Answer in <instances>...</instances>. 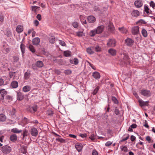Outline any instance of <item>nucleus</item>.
<instances>
[{
  "label": "nucleus",
  "mask_w": 155,
  "mask_h": 155,
  "mask_svg": "<svg viewBox=\"0 0 155 155\" xmlns=\"http://www.w3.org/2000/svg\"><path fill=\"white\" fill-rule=\"evenodd\" d=\"M120 61L122 64H127L130 63L129 58L126 54H121V58Z\"/></svg>",
  "instance_id": "obj_1"
},
{
  "label": "nucleus",
  "mask_w": 155,
  "mask_h": 155,
  "mask_svg": "<svg viewBox=\"0 0 155 155\" xmlns=\"http://www.w3.org/2000/svg\"><path fill=\"white\" fill-rule=\"evenodd\" d=\"M107 45L109 47H114L116 45V41L114 38L109 39L107 43Z\"/></svg>",
  "instance_id": "obj_2"
},
{
  "label": "nucleus",
  "mask_w": 155,
  "mask_h": 155,
  "mask_svg": "<svg viewBox=\"0 0 155 155\" xmlns=\"http://www.w3.org/2000/svg\"><path fill=\"white\" fill-rule=\"evenodd\" d=\"M1 150L3 153H8L11 151L12 149L10 147L6 145L2 147Z\"/></svg>",
  "instance_id": "obj_3"
},
{
  "label": "nucleus",
  "mask_w": 155,
  "mask_h": 155,
  "mask_svg": "<svg viewBox=\"0 0 155 155\" xmlns=\"http://www.w3.org/2000/svg\"><path fill=\"white\" fill-rule=\"evenodd\" d=\"M140 93L142 95L147 97L150 96L151 94L150 91L146 89L141 90Z\"/></svg>",
  "instance_id": "obj_4"
},
{
  "label": "nucleus",
  "mask_w": 155,
  "mask_h": 155,
  "mask_svg": "<svg viewBox=\"0 0 155 155\" xmlns=\"http://www.w3.org/2000/svg\"><path fill=\"white\" fill-rule=\"evenodd\" d=\"M7 94V91L5 89L0 90V100L2 102L4 101V97Z\"/></svg>",
  "instance_id": "obj_5"
},
{
  "label": "nucleus",
  "mask_w": 155,
  "mask_h": 155,
  "mask_svg": "<svg viewBox=\"0 0 155 155\" xmlns=\"http://www.w3.org/2000/svg\"><path fill=\"white\" fill-rule=\"evenodd\" d=\"M125 44L128 46L131 47L134 44V41L131 38H127L125 40Z\"/></svg>",
  "instance_id": "obj_6"
},
{
  "label": "nucleus",
  "mask_w": 155,
  "mask_h": 155,
  "mask_svg": "<svg viewBox=\"0 0 155 155\" xmlns=\"http://www.w3.org/2000/svg\"><path fill=\"white\" fill-rule=\"evenodd\" d=\"M44 64L42 61H37L35 64H32V67L34 69H36L35 65L39 68H41L43 66Z\"/></svg>",
  "instance_id": "obj_7"
},
{
  "label": "nucleus",
  "mask_w": 155,
  "mask_h": 155,
  "mask_svg": "<svg viewBox=\"0 0 155 155\" xmlns=\"http://www.w3.org/2000/svg\"><path fill=\"white\" fill-rule=\"evenodd\" d=\"M16 93L17 99L18 100L21 101L24 99V96L22 92L20 91H16Z\"/></svg>",
  "instance_id": "obj_8"
},
{
  "label": "nucleus",
  "mask_w": 155,
  "mask_h": 155,
  "mask_svg": "<svg viewBox=\"0 0 155 155\" xmlns=\"http://www.w3.org/2000/svg\"><path fill=\"white\" fill-rule=\"evenodd\" d=\"M30 133L32 136L36 137L38 135V131L36 128L33 127L31 130Z\"/></svg>",
  "instance_id": "obj_9"
},
{
  "label": "nucleus",
  "mask_w": 155,
  "mask_h": 155,
  "mask_svg": "<svg viewBox=\"0 0 155 155\" xmlns=\"http://www.w3.org/2000/svg\"><path fill=\"white\" fill-rule=\"evenodd\" d=\"M139 28L138 26L133 27L132 29V34L134 35L138 34L139 32Z\"/></svg>",
  "instance_id": "obj_10"
},
{
  "label": "nucleus",
  "mask_w": 155,
  "mask_h": 155,
  "mask_svg": "<svg viewBox=\"0 0 155 155\" xmlns=\"http://www.w3.org/2000/svg\"><path fill=\"white\" fill-rule=\"evenodd\" d=\"M31 75V71L29 70H28L24 74V78L25 80H28L29 79Z\"/></svg>",
  "instance_id": "obj_11"
},
{
  "label": "nucleus",
  "mask_w": 155,
  "mask_h": 155,
  "mask_svg": "<svg viewBox=\"0 0 155 155\" xmlns=\"http://www.w3.org/2000/svg\"><path fill=\"white\" fill-rule=\"evenodd\" d=\"M40 39L38 37L34 38L32 40V43L34 45H38L40 42Z\"/></svg>",
  "instance_id": "obj_12"
},
{
  "label": "nucleus",
  "mask_w": 155,
  "mask_h": 155,
  "mask_svg": "<svg viewBox=\"0 0 155 155\" xmlns=\"http://www.w3.org/2000/svg\"><path fill=\"white\" fill-rule=\"evenodd\" d=\"M92 76L94 78L97 80L100 78L101 75L98 72L95 71L92 73Z\"/></svg>",
  "instance_id": "obj_13"
},
{
  "label": "nucleus",
  "mask_w": 155,
  "mask_h": 155,
  "mask_svg": "<svg viewBox=\"0 0 155 155\" xmlns=\"http://www.w3.org/2000/svg\"><path fill=\"white\" fill-rule=\"evenodd\" d=\"M104 29V26L103 25H101L97 27V28L95 29L97 34H99L101 33Z\"/></svg>",
  "instance_id": "obj_14"
},
{
  "label": "nucleus",
  "mask_w": 155,
  "mask_h": 155,
  "mask_svg": "<svg viewBox=\"0 0 155 155\" xmlns=\"http://www.w3.org/2000/svg\"><path fill=\"white\" fill-rule=\"evenodd\" d=\"M134 5L137 8H140L143 5L142 2L140 0H136L134 2Z\"/></svg>",
  "instance_id": "obj_15"
},
{
  "label": "nucleus",
  "mask_w": 155,
  "mask_h": 155,
  "mask_svg": "<svg viewBox=\"0 0 155 155\" xmlns=\"http://www.w3.org/2000/svg\"><path fill=\"white\" fill-rule=\"evenodd\" d=\"M87 19L88 22L90 23H94L96 21L95 17L92 15L88 16L87 18Z\"/></svg>",
  "instance_id": "obj_16"
},
{
  "label": "nucleus",
  "mask_w": 155,
  "mask_h": 155,
  "mask_svg": "<svg viewBox=\"0 0 155 155\" xmlns=\"http://www.w3.org/2000/svg\"><path fill=\"white\" fill-rule=\"evenodd\" d=\"M117 52L116 50L112 48H111L108 50V53L113 56L116 55Z\"/></svg>",
  "instance_id": "obj_17"
},
{
  "label": "nucleus",
  "mask_w": 155,
  "mask_h": 155,
  "mask_svg": "<svg viewBox=\"0 0 155 155\" xmlns=\"http://www.w3.org/2000/svg\"><path fill=\"white\" fill-rule=\"evenodd\" d=\"M132 15L134 17H137L140 15V12L137 10H133L131 13Z\"/></svg>",
  "instance_id": "obj_18"
},
{
  "label": "nucleus",
  "mask_w": 155,
  "mask_h": 155,
  "mask_svg": "<svg viewBox=\"0 0 155 155\" xmlns=\"http://www.w3.org/2000/svg\"><path fill=\"white\" fill-rule=\"evenodd\" d=\"M17 137L15 134H12L10 136V140L12 142H15L17 140Z\"/></svg>",
  "instance_id": "obj_19"
},
{
  "label": "nucleus",
  "mask_w": 155,
  "mask_h": 155,
  "mask_svg": "<svg viewBox=\"0 0 155 155\" xmlns=\"http://www.w3.org/2000/svg\"><path fill=\"white\" fill-rule=\"evenodd\" d=\"M70 62L71 63L74 65H77L79 62L78 60L76 58H74L73 59H70Z\"/></svg>",
  "instance_id": "obj_20"
},
{
  "label": "nucleus",
  "mask_w": 155,
  "mask_h": 155,
  "mask_svg": "<svg viewBox=\"0 0 155 155\" xmlns=\"http://www.w3.org/2000/svg\"><path fill=\"white\" fill-rule=\"evenodd\" d=\"M31 89V87L28 85H26L22 88V91L24 92H27L29 91Z\"/></svg>",
  "instance_id": "obj_21"
},
{
  "label": "nucleus",
  "mask_w": 155,
  "mask_h": 155,
  "mask_svg": "<svg viewBox=\"0 0 155 155\" xmlns=\"http://www.w3.org/2000/svg\"><path fill=\"white\" fill-rule=\"evenodd\" d=\"M108 30L110 31L112 33H114L115 28L113 24L110 23L108 25Z\"/></svg>",
  "instance_id": "obj_22"
},
{
  "label": "nucleus",
  "mask_w": 155,
  "mask_h": 155,
  "mask_svg": "<svg viewBox=\"0 0 155 155\" xmlns=\"http://www.w3.org/2000/svg\"><path fill=\"white\" fill-rule=\"evenodd\" d=\"M16 30L18 33L21 32L23 30V26L21 25H18L16 28Z\"/></svg>",
  "instance_id": "obj_23"
},
{
  "label": "nucleus",
  "mask_w": 155,
  "mask_h": 155,
  "mask_svg": "<svg viewBox=\"0 0 155 155\" xmlns=\"http://www.w3.org/2000/svg\"><path fill=\"white\" fill-rule=\"evenodd\" d=\"M12 100V98L11 96L9 95L6 96L4 99V101L6 103H7L10 101H11Z\"/></svg>",
  "instance_id": "obj_24"
},
{
  "label": "nucleus",
  "mask_w": 155,
  "mask_h": 155,
  "mask_svg": "<svg viewBox=\"0 0 155 155\" xmlns=\"http://www.w3.org/2000/svg\"><path fill=\"white\" fill-rule=\"evenodd\" d=\"M20 48L22 55L23 56L25 52V46L24 44L22 43V42H21V43L20 45Z\"/></svg>",
  "instance_id": "obj_25"
},
{
  "label": "nucleus",
  "mask_w": 155,
  "mask_h": 155,
  "mask_svg": "<svg viewBox=\"0 0 155 155\" xmlns=\"http://www.w3.org/2000/svg\"><path fill=\"white\" fill-rule=\"evenodd\" d=\"M11 86L13 88H16L18 86V82L16 81H13L12 82Z\"/></svg>",
  "instance_id": "obj_26"
},
{
  "label": "nucleus",
  "mask_w": 155,
  "mask_h": 155,
  "mask_svg": "<svg viewBox=\"0 0 155 155\" xmlns=\"http://www.w3.org/2000/svg\"><path fill=\"white\" fill-rule=\"evenodd\" d=\"M118 29L122 33L126 34L127 31V29L124 27L119 28Z\"/></svg>",
  "instance_id": "obj_27"
},
{
  "label": "nucleus",
  "mask_w": 155,
  "mask_h": 155,
  "mask_svg": "<svg viewBox=\"0 0 155 155\" xmlns=\"http://www.w3.org/2000/svg\"><path fill=\"white\" fill-rule=\"evenodd\" d=\"M71 54V52L68 50L64 51L63 53L64 55L66 57H70Z\"/></svg>",
  "instance_id": "obj_28"
},
{
  "label": "nucleus",
  "mask_w": 155,
  "mask_h": 155,
  "mask_svg": "<svg viewBox=\"0 0 155 155\" xmlns=\"http://www.w3.org/2000/svg\"><path fill=\"white\" fill-rule=\"evenodd\" d=\"M75 148L79 152H81V151L82 149V147L81 145L79 144H76L75 145Z\"/></svg>",
  "instance_id": "obj_29"
},
{
  "label": "nucleus",
  "mask_w": 155,
  "mask_h": 155,
  "mask_svg": "<svg viewBox=\"0 0 155 155\" xmlns=\"http://www.w3.org/2000/svg\"><path fill=\"white\" fill-rule=\"evenodd\" d=\"M11 131L12 133H19L22 132V130H19L17 128H15L12 129Z\"/></svg>",
  "instance_id": "obj_30"
},
{
  "label": "nucleus",
  "mask_w": 155,
  "mask_h": 155,
  "mask_svg": "<svg viewBox=\"0 0 155 155\" xmlns=\"http://www.w3.org/2000/svg\"><path fill=\"white\" fill-rule=\"evenodd\" d=\"M21 151L23 153L25 154L27 153L26 147L24 145L22 146L21 148Z\"/></svg>",
  "instance_id": "obj_31"
},
{
  "label": "nucleus",
  "mask_w": 155,
  "mask_h": 155,
  "mask_svg": "<svg viewBox=\"0 0 155 155\" xmlns=\"http://www.w3.org/2000/svg\"><path fill=\"white\" fill-rule=\"evenodd\" d=\"M6 119L5 115L3 114H0V121L3 122Z\"/></svg>",
  "instance_id": "obj_32"
},
{
  "label": "nucleus",
  "mask_w": 155,
  "mask_h": 155,
  "mask_svg": "<svg viewBox=\"0 0 155 155\" xmlns=\"http://www.w3.org/2000/svg\"><path fill=\"white\" fill-rule=\"evenodd\" d=\"M142 34L143 36L144 37H146L147 36V31L144 28H143L141 31Z\"/></svg>",
  "instance_id": "obj_33"
},
{
  "label": "nucleus",
  "mask_w": 155,
  "mask_h": 155,
  "mask_svg": "<svg viewBox=\"0 0 155 155\" xmlns=\"http://www.w3.org/2000/svg\"><path fill=\"white\" fill-rule=\"evenodd\" d=\"M96 34H97V32L95 29L91 31L89 33V35L91 37L94 36Z\"/></svg>",
  "instance_id": "obj_34"
},
{
  "label": "nucleus",
  "mask_w": 155,
  "mask_h": 155,
  "mask_svg": "<svg viewBox=\"0 0 155 155\" xmlns=\"http://www.w3.org/2000/svg\"><path fill=\"white\" fill-rule=\"evenodd\" d=\"M86 51L89 54H92L94 53V52L93 51L91 47L88 48H87Z\"/></svg>",
  "instance_id": "obj_35"
},
{
  "label": "nucleus",
  "mask_w": 155,
  "mask_h": 155,
  "mask_svg": "<svg viewBox=\"0 0 155 155\" xmlns=\"http://www.w3.org/2000/svg\"><path fill=\"white\" fill-rule=\"evenodd\" d=\"M126 136V137L124 138L123 137L122 138V139L121 140H120V142H123L124 141H125L127 140L129 137V135L128 134H125L124 135V136Z\"/></svg>",
  "instance_id": "obj_36"
},
{
  "label": "nucleus",
  "mask_w": 155,
  "mask_h": 155,
  "mask_svg": "<svg viewBox=\"0 0 155 155\" xmlns=\"http://www.w3.org/2000/svg\"><path fill=\"white\" fill-rule=\"evenodd\" d=\"M29 50L32 53H34L35 51V49L34 47L31 45H30L29 46Z\"/></svg>",
  "instance_id": "obj_37"
},
{
  "label": "nucleus",
  "mask_w": 155,
  "mask_h": 155,
  "mask_svg": "<svg viewBox=\"0 0 155 155\" xmlns=\"http://www.w3.org/2000/svg\"><path fill=\"white\" fill-rule=\"evenodd\" d=\"M13 58L14 64L17 63L19 60V58L17 56H14Z\"/></svg>",
  "instance_id": "obj_38"
},
{
  "label": "nucleus",
  "mask_w": 155,
  "mask_h": 155,
  "mask_svg": "<svg viewBox=\"0 0 155 155\" xmlns=\"http://www.w3.org/2000/svg\"><path fill=\"white\" fill-rule=\"evenodd\" d=\"M56 140L61 143H65V140L61 138L58 137L56 138Z\"/></svg>",
  "instance_id": "obj_39"
},
{
  "label": "nucleus",
  "mask_w": 155,
  "mask_h": 155,
  "mask_svg": "<svg viewBox=\"0 0 155 155\" xmlns=\"http://www.w3.org/2000/svg\"><path fill=\"white\" fill-rule=\"evenodd\" d=\"M46 114H48V115L50 116H53L54 113L51 110H48L46 112Z\"/></svg>",
  "instance_id": "obj_40"
},
{
  "label": "nucleus",
  "mask_w": 155,
  "mask_h": 155,
  "mask_svg": "<svg viewBox=\"0 0 155 155\" xmlns=\"http://www.w3.org/2000/svg\"><path fill=\"white\" fill-rule=\"evenodd\" d=\"M5 34L9 37H10L12 35V32L10 30H7L6 31V33H5Z\"/></svg>",
  "instance_id": "obj_41"
},
{
  "label": "nucleus",
  "mask_w": 155,
  "mask_h": 155,
  "mask_svg": "<svg viewBox=\"0 0 155 155\" xmlns=\"http://www.w3.org/2000/svg\"><path fill=\"white\" fill-rule=\"evenodd\" d=\"M28 131L26 129H24L23 131L22 135L23 138H24L25 137L28 136Z\"/></svg>",
  "instance_id": "obj_42"
},
{
  "label": "nucleus",
  "mask_w": 155,
  "mask_h": 155,
  "mask_svg": "<svg viewBox=\"0 0 155 155\" xmlns=\"http://www.w3.org/2000/svg\"><path fill=\"white\" fill-rule=\"evenodd\" d=\"M40 7L37 6H31V9L32 11L36 12L37 10H39Z\"/></svg>",
  "instance_id": "obj_43"
},
{
  "label": "nucleus",
  "mask_w": 155,
  "mask_h": 155,
  "mask_svg": "<svg viewBox=\"0 0 155 155\" xmlns=\"http://www.w3.org/2000/svg\"><path fill=\"white\" fill-rule=\"evenodd\" d=\"M99 86H97L96 88H95V89L94 90V91L93 93H92V94L94 95H95L97 93L99 89Z\"/></svg>",
  "instance_id": "obj_44"
},
{
  "label": "nucleus",
  "mask_w": 155,
  "mask_h": 155,
  "mask_svg": "<svg viewBox=\"0 0 155 155\" xmlns=\"http://www.w3.org/2000/svg\"><path fill=\"white\" fill-rule=\"evenodd\" d=\"M49 42L53 44L54 43L55 41V38L54 37H52L51 38H50L49 39Z\"/></svg>",
  "instance_id": "obj_45"
},
{
  "label": "nucleus",
  "mask_w": 155,
  "mask_h": 155,
  "mask_svg": "<svg viewBox=\"0 0 155 155\" xmlns=\"http://www.w3.org/2000/svg\"><path fill=\"white\" fill-rule=\"evenodd\" d=\"M150 5L152 7L153 9H155V3L152 1H151L150 3Z\"/></svg>",
  "instance_id": "obj_46"
},
{
  "label": "nucleus",
  "mask_w": 155,
  "mask_h": 155,
  "mask_svg": "<svg viewBox=\"0 0 155 155\" xmlns=\"http://www.w3.org/2000/svg\"><path fill=\"white\" fill-rule=\"evenodd\" d=\"M112 100L113 102L115 104H117L118 103V101L117 98L114 97H112Z\"/></svg>",
  "instance_id": "obj_47"
},
{
  "label": "nucleus",
  "mask_w": 155,
  "mask_h": 155,
  "mask_svg": "<svg viewBox=\"0 0 155 155\" xmlns=\"http://www.w3.org/2000/svg\"><path fill=\"white\" fill-rule=\"evenodd\" d=\"M101 47L98 46L97 45L95 47V50L97 52H99L101 51Z\"/></svg>",
  "instance_id": "obj_48"
},
{
  "label": "nucleus",
  "mask_w": 155,
  "mask_h": 155,
  "mask_svg": "<svg viewBox=\"0 0 155 155\" xmlns=\"http://www.w3.org/2000/svg\"><path fill=\"white\" fill-rule=\"evenodd\" d=\"M149 10L150 9L147 6H144V11L147 14H149L150 13Z\"/></svg>",
  "instance_id": "obj_49"
},
{
  "label": "nucleus",
  "mask_w": 155,
  "mask_h": 155,
  "mask_svg": "<svg viewBox=\"0 0 155 155\" xmlns=\"http://www.w3.org/2000/svg\"><path fill=\"white\" fill-rule=\"evenodd\" d=\"M77 35L79 37L82 36L83 35V32L82 31H78L76 33Z\"/></svg>",
  "instance_id": "obj_50"
},
{
  "label": "nucleus",
  "mask_w": 155,
  "mask_h": 155,
  "mask_svg": "<svg viewBox=\"0 0 155 155\" xmlns=\"http://www.w3.org/2000/svg\"><path fill=\"white\" fill-rule=\"evenodd\" d=\"M89 138L92 140H94L95 139V136L94 134H92L89 137Z\"/></svg>",
  "instance_id": "obj_51"
},
{
  "label": "nucleus",
  "mask_w": 155,
  "mask_h": 155,
  "mask_svg": "<svg viewBox=\"0 0 155 155\" xmlns=\"http://www.w3.org/2000/svg\"><path fill=\"white\" fill-rule=\"evenodd\" d=\"M121 150L124 151L125 152H127V148L126 146H124L121 148Z\"/></svg>",
  "instance_id": "obj_52"
},
{
  "label": "nucleus",
  "mask_w": 155,
  "mask_h": 155,
  "mask_svg": "<svg viewBox=\"0 0 155 155\" xmlns=\"http://www.w3.org/2000/svg\"><path fill=\"white\" fill-rule=\"evenodd\" d=\"M73 26L75 28H77L78 26V24L76 22H74L72 23Z\"/></svg>",
  "instance_id": "obj_53"
},
{
  "label": "nucleus",
  "mask_w": 155,
  "mask_h": 155,
  "mask_svg": "<svg viewBox=\"0 0 155 155\" xmlns=\"http://www.w3.org/2000/svg\"><path fill=\"white\" fill-rule=\"evenodd\" d=\"M4 20L3 15L0 12V22H2Z\"/></svg>",
  "instance_id": "obj_54"
},
{
  "label": "nucleus",
  "mask_w": 155,
  "mask_h": 155,
  "mask_svg": "<svg viewBox=\"0 0 155 155\" xmlns=\"http://www.w3.org/2000/svg\"><path fill=\"white\" fill-rule=\"evenodd\" d=\"M5 84H4V81L3 79L2 78H0V86L4 85Z\"/></svg>",
  "instance_id": "obj_55"
},
{
  "label": "nucleus",
  "mask_w": 155,
  "mask_h": 155,
  "mask_svg": "<svg viewBox=\"0 0 155 155\" xmlns=\"http://www.w3.org/2000/svg\"><path fill=\"white\" fill-rule=\"evenodd\" d=\"M64 73L66 74H69L71 73V71L70 70H65L64 71Z\"/></svg>",
  "instance_id": "obj_56"
},
{
  "label": "nucleus",
  "mask_w": 155,
  "mask_h": 155,
  "mask_svg": "<svg viewBox=\"0 0 155 155\" xmlns=\"http://www.w3.org/2000/svg\"><path fill=\"white\" fill-rule=\"evenodd\" d=\"M31 109H32L33 110V111L34 112H35L37 111V106H33L31 107Z\"/></svg>",
  "instance_id": "obj_57"
},
{
  "label": "nucleus",
  "mask_w": 155,
  "mask_h": 155,
  "mask_svg": "<svg viewBox=\"0 0 155 155\" xmlns=\"http://www.w3.org/2000/svg\"><path fill=\"white\" fill-rule=\"evenodd\" d=\"M92 155H98V152L96 150H94L93 151Z\"/></svg>",
  "instance_id": "obj_58"
},
{
  "label": "nucleus",
  "mask_w": 155,
  "mask_h": 155,
  "mask_svg": "<svg viewBox=\"0 0 155 155\" xmlns=\"http://www.w3.org/2000/svg\"><path fill=\"white\" fill-rule=\"evenodd\" d=\"M16 112V111L15 109L14 108L12 110L11 112V114L12 115H14L15 114Z\"/></svg>",
  "instance_id": "obj_59"
},
{
  "label": "nucleus",
  "mask_w": 155,
  "mask_h": 155,
  "mask_svg": "<svg viewBox=\"0 0 155 155\" xmlns=\"http://www.w3.org/2000/svg\"><path fill=\"white\" fill-rule=\"evenodd\" d=\"M112 143L111 142L108 141L106 143L105 146L107 147H109L112 144Z\"/></svg>",
  "instance_id": "obj_60"
},
{
  "label": "nucleus",
  "mask_w": 155,
  "mask_h": 155,
  "mask_svg": "<svg viewBox=\"0 0 155 155\" xmlns=\"http://www.w3.org/2000/svg\"><path fill=\"white\" fill-rule=\"evenodd\" d=\"M138 102H139V103H140V106H143V103L144 102V101H143L141 99H139V100Z\"/></svg>",
  "instance_id": "obj_61"
},
{
  "label": "nucleus",
  "mask_w": 155,
  "mask_h": 155,
  "mask_svg": "<svg viewBox=\"0 0 155 155\" xmlns=\"http://www.w3.org/2000/svg\"><path fill=\"white\" fill-rule=\"evenodd\" d=\"M60 44L62 46H64L66 45V44L64 42L62 41H60Z\"/></svg>",
  "instance_id": "obj_62"
},
{
  "label": "nucleus",
  "mask_w": 155,
  "mask_h": 155,
  "mask_svg": "<svg viewBox=\"0 0 155 155\" xmlns=\"http://www.w3.org/2000/svg\"><path fill=\"white\" fill-rule=\"evenodd\" d=\"M136 139V137L133 135H131L130 137V140L132 142H134Z\"/></svg>",
  "instance_id": "obj_63"
},
{
  "label": "nucleus",
  "mask_w": 155,
  "mask_h": 155,
  "mask_svg": "<svg viewBox=\"0 0 155 155\" xmlns=\"http://www.w3.org/2000/svg\"><path fill=\"white\" fill-rule=\"evenodd\" d=\"M79 136L82 138H84L86 137L87 135L86 134H80Z\"/></svg>",
  "instance_id": "obj_64"
}]
</instances>
